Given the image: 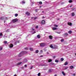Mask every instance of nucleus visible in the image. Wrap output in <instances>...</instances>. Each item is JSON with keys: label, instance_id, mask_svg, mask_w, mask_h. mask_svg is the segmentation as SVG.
Masks as SVG:
<instances>
[{"label": "nucleus", "instance_id": "obj_39", "mask_svg": "<svg viewBox=\"0 0 76 76\" xmlns=\"http://www.w3.org/2000/svg\"><path fill=\"white\" fill-rule=\"evenodd\" d=\"M54 26L55 27H57V26H58L56 25H54Z\"/></svg>", "mask_w": 76, "mask_h": 76}, {"label": "nucleus", "instance_id": "obj_48", "mask_svg": "<svg viewBox=\"0 0 76 76\" xmlns=\"http://www.w3.org/2000/svg\"><path fill=\"white\" fill-rule=\"evenodd\" d=\"M18 60H21V58H19L18 59Z\"/></svg>", "mask_w": 76, "mask_h": 76}, {"label": "nucleus", "instance_id": "obj_14", "mask_svg": "<svg viewBox=\"0 0 76 76\" xmlns=\"http://www.w3.org/2000/svg\"><path fill=\"white\" fill-rule=\"evenodd\" d=\"M67 64H68V62L67 61L65 62L64 64V65H66Z\"/></svg>", "mask_w": 76, "mask_h": 76}, {"label": "nucleus", "instance_id": "obj_10", "mask_svg": "<svg viewBox=\"0 0 76 76\" xmlns=\"http://www.w3.org/2000/svg\"><path fill=\"white\" fill-rule=\"evenodd\" d=\"M13 47V45L11 44L10 45V48H12Z\"/></svg>", "mask_w": 76, "mask_h": 76}, {"label": "nucleus", "instance_id": "obj_35", "mask_svg": "<svg viewBox=\"0 0 76 76\" xmlns=\"http://www.w3.org/2000/svg\"><path fill=\"white\" fill-rule=\"evenodd\" d=\"M38 27H39L38 26H36V29H37V28H38Z\"/></svg>", "mask_w": 76, "mask_h": 76}, {"label": "nucleus", "instance_id": "obj_31", "mask_svg": "<svg viewBox=\"0 0 76 76\" xmlns=\"http://www.w3.org/2000/svg\"><path fill=\"white\" fill-rule=\"evenodd\" d=\"M39 3L40 4H42V2H41V1L39 2Z\"/></svg>", "mask_w": 76, "mask_h": 76}, {"label": "nucleus", "instance_id": "obj_13", "mask_svg": "<svg viewBox=\"0 0 76 76\" xmlns=\"http://www.w3.org/2000/svg\"><path fill=\"white\" fill-rule=\"evenodd\" d=\"M25 1H23L21 2V4H25Z\"/></svg>", "mask_w": 76, "mask_h": 76}, {"label": "nucleus", "instance_id": "obj_52", "mask_svg": "<svg viewBox=\"0 0 76 76\" xmlns=\"http://www.w3.org/2000/svg\"><path fill=\"white\" fill-rule=\"evenodd\" d=\"M6 20H4V23H6Z\"/></svg>", "mask_w": 76, "mask_h": 76}, {"label": "nucleus", "instance_id": "obj_47", "mask_svg": "<svg viewBox=\"0 0 76 76\" xmlns=\"http://www.w3.org/2000/svg\"><path fill=\"white\" fill-rule=\"evenodd\" d=\"M2 49H3V48H0V51H1V50Z\"/></svg>", "mask_w": 76, "mask_h": 76}, {"label": "nucleus", "instance_id": "obj_40", "mask_svg": "<svg viewBox=\"0 0 76 76\" xmlns=\"http://www.w3.org/2000/svg\"><path fill=\"white\" fill-rule=\"evenodd\" d=\"M36 12H38V10H39L37 9L36 10Z\"/></svg>", "mask_w": 76, "mask_h": 76}, {"label": "nucleus", "instance_id": "obj_55", "mask_svg": "<svg viewBox=\"0 0 76 76\" xmlns=\"http://www.w3.org/2000/svg\"><path fill=\"white\" fill-rule=\"evenodd\" d=\"M32 30L33 31H34V30H35V29H34V28H32Z\"/></svg>", "mask_w": 76, "mask_h": 76}, {"label": "nucleus", "instance_id": "obj_50", "mask_svg": "<svg viewBox=\"0 0 76 76\" xmlns=\"http://www.w3.org/2000/svg\"><path fill=\"white\" fill-rule=\"evenodd\" d=\"M24 69V67L23 66L21 67L22 69Z\"/></svg>", "mask_w": 76, "mask_h": 76}, {"label": "nucleus", "instance_id": "obj_29", "mask_svg": "<svg viewBox=\"0 0 76 76\" xmlns=\"http://www.w3.org/2000/svg\"><path fill=\"white\" fill-rule=\"evenodd\" d=\"M39 52V51H38V50H36V53H38Z\"/></svg>", "mask_w": 76, "mask_h": 76}, {"label": "nucleus", "instance_id": "obj_30", "mask_svg": "<svg viewBox=\"0 0 76 76\" xmlns=\"http://www.w3.org/2000/svg\"><path fill=\"white\" fill-rule=\"evenodd\" d=\"M69 2L70 3H71L72 2V0H69Z\"/></svg>", "mask_w": 76, "mask_h": 76}, {"label": "nucleus", "instance_id": "obj_49", "mask_svg": "<svg viewBox=\"0 0 76 76\" xmlns=\"http://www.w3.org/2000/svg\"><path fill=\"white\" fill-rule=\"evenodd\" d=\"M36 33V32L34 31V32H33V34H35Z\"/></svg>", "mask_w": 76, "mask_h": 76}, {"label": "nucleus", "instance_id": "obj_22", "mask_svg": "<svg viewBox=\"0 0 76 76\" xmlns=\"http://www.w3.org/2000/svg\"><path fill=\"white\" fill-rule=\"evenodd\" d=\"M52 29L53 30H56V29H57V28L56 27H53Z\"/></svg>", "mask_w": 76, "mask_h": 76}, {"label": "nucleus", "instance_id": "obj_1", "mask_svg": "<svg viewBox=\"0 0 76 76\" xmlns=\"http://www.w3.org/2000/svg\"><path fill=\"white\" fill-rule=\"evenodd\" d=\"M50 47L51 48H53V49H57V48H58L57 46L56 45L53 46V45H50Z\"/></svg>", "mask_w": 76, "mask_h": 76}, {"label": "nucleus", "instance_id": "obj_7", "mask_svg": "<svg viewBox=\"0 0 76 76\" xmlns=\"http://www.w3.org/2000/svg\"><path fill=\"white\" fill-rule=\"evenodd\" d=\"M20 41L19 40H18L16 42H15V45H16L17 43H19Z\"/></svg>", "mask_w": 76, "mask_h": 76}, {"label": "nucleus", "instance_id": "obj_17", "mask_svg": "<svg viewBox=\"0 0 76 76\" xmlns=\"http://www.w3.org/2000/svg\"><path fill=\"white\" fill-rule=\"evenodd\" d=\"M56 33H57V34H61V32H58V31H55Z\"/></svg>", "mask_w": 76, "mask_h": 76}, {"label": "nucleus", "instance_id": "obj_8", "mask_svg": "<svg viewBox=\"0 0 76 76\" xmlns=\"http://www.w3.org/2000/svg\"><path fill=\"white\" fill-rule=\"evenodd\" d=\"M68 25H70V26H72V23H71L68 22Z\"/></svg>", "mask_w": 76, "mask_h": 76}, {"label": "nucleus", "instance_id": "obj_62", "mask_svg": "<svg viewBox=\"0 0 76 76\" xmlns=\"http://www.w3.org/2000/svg\"><path fill=\"white\" fill-rule=\"evenodd\" d=\"M42 13H44V11H42Z\"/></svg>", "mask_w": 76, "mask_h": 76}, {"label": "nucleus", "instance_id": "obj_33", "mask_svg": "<svg viewBox=\"0 0 76 76\" xmlns=\"http://www.w3.org/2000/svg\"><path fill=\"white\" fill-rule=\"evenodd\" d=\"M61 61H63L64 60V59H63V58H61Z\"/></svg>", "mask_w": 76, "mask_h": 76}, {"label": "nucleus", "instance_id": "obj_41", "mask_svg": "<svg viewBox=\"0 0 76 76\" xmlns=\"http://www.w3.org/2000/svg\"><path fill=\"white\" fill-rule=\"evenodd\" d=\"M64 41V39H61V42H63V41Z\"/></svg>", "mask_w": 76, "mask_h": 76}, {"label": "nucleus", "instance_id": "obj_38", "mask_svg": "<svg viewBox=\"0 0 76 76\" xmlns=\"http://www.w3.org/2000/svg\"><path fill=\"white\" fill-rule=\"evenodd\" d=\"M33 66H31V67H30V69H32V68H33Z\"/></svg>", "mask_w": 76, "mask_h": 76}, {"label": "nucleus", "instance_id": "obj_21", "mask_svg": "<svg viewBox=\"0 0 76 76\" xmlns=\"http://www.w3.org/2000/svg\"><path fill=\"white\" fill-rule=\"evenodd\" d=\"M37 37L38 38H40L41 37V36H40V35H37Z\"/></svg>", "mask_w": 76, "mask_h": 76}, {"label": "nucleus", "instance_id": "obj_32", "mask_svg": "<svg viewBox=\"0 0 76 76\" xmlns=\"http://www.w3.org/2000/svg\"><path fill=\"white\" fill-rule=\"evenodd\" d=\"M18 16V14H16L15 15V17H17Z\"/></svg>", "mask_w": 76, "mask_h": 76}, {"label": "nucleus", "instance_id": "obj_24", "mask_svg": "<svg viewBox=\"0 0 76 76\" xmlns=\"http://www.w3.org/2000/svg\"><path fill=\"white\" fill-rule=\"evenodd\" d=\"M64 35L65 36H67V35H68V34L67 33H65Z\"/></svg>", "mask_w": 76, "mask_h": 76}, {"label": "nucleus", "instance_id": "obj_64", "mask_svg": "<svg viewBox=\"0 0 76 76\" xmlns=\"http://www.w3.org/2000/svg\"><path fill=\"white\" fill-rule=\"evenodd\" d=\"M47 54H49L48 52H47Z\"/></svg>", "mask_w": 76, "mask_h": 76}, {"label": "nucleus", "instance_id": "obj_56", "mask_svg": "<svg viewBox=\"0 0 76 76\" xmlns=\"http://www.w3.org/2000/svg\"><path fill=\"white\" fill-rule=\"evenodd\" d=\"M54 76H57V75H55Z\"/></svg>", "mask_w": 76, "mask_h": 76}, {"label": "nucleus", "instance_id": "obj_42", "mask_svg": "<svg viewBox=\"0 0 76 76\" xmlns=\"http://www.w3.org/2000/svg\"><path fill=\"white\" fill-rule=\"evenodd\" d=\"M56 57V56H53V58H55Z\"/></svg>", "mask_w": 76, "mask_h": 76}, {"label": "nucleus", "instance_id": "obj_45", "mask_svg": "<svg viewBox=\"0 0 76 76\" xmlns=\"http://www.w3.org/2000/svg\"><path fill=\"white\" fill-rule=\"evenodd\" d=\"M3 37L4 38H6L5 37H7V36H5V35H4V36Z\"/></svg>", "mask_w": 76, "mask_h": 76}, {"label": "nucleus", "instance_id": "obj_16", "mask_svg": "<svg viewBox=\"0 0 76 76\" xmlns=\"http://www.w3.org/2000/svg\"><path fill=\"white\" fill-rule=\"evenodd\" d=\"M52 72V69H49L48 70V72L49 73H51Z\"/></svg>", "mask_w": 76, "mask_h": 76}, {"label": "nucleus", "instance_id": "obj_54", "mask_svg": "<svg viewBox=\"0 0 76 76\" xmlns=\"http://www.w3.org/2000/svg\"><path fill=\"white\" fill-rule=\"evenodd\" d=\"M73 76H75V75H76L75 74H73Z\"/></svg>", "mask_w": 76, "mask_h": 76}, {"label": "nucleus", "instance_id": "obj_44", "mask_svg": "<svg viewBox=\"0 0 76 76\" xmlns=\"http://www.w3.org/2000/svg\"><path fill=\"white\" fill-rule=\"evenodd\" d=\"M5 19V20H7V19H8V18H7V17H5L4 18Z\"/></svg>", "mask_w": 76, "mask_h": 76}, {"label": "nucleus", "instance_id": "obj_11", "mask_svg": "<svg viewBox=\"0 0 76 76\" xmlns=\"http://www.w3.org/2000/svg\"><path fill=\"white\" fill-rule=\"evenodd\" d=\"M49 38H50V39H53V37L51 36H49Z\"/></svg>", "mask_w": 76, "mask_h": 76}, {"label": "nucleus", "instance_id": "obj_2", "mask_svg": "<svg viewBox=\"0 0 76 76\" xmlns=\"http://www.w3.org/2000/svg\"><path fill=\"white\" fill-rule=\"evenodd\" d=\"M40 45L41 47H44V46H45V43H40Z\"/></svg>", "mask_w": 76, "mask_h": 76}, {"label": "nucleus", "instance_id": "obj_20", "mask_svg": "<svg viewBox=\"0 0 76 76\" xmlns=\"http://www.w3.org/2000/svg\"><path fill=\"white\" fill-rule=\"evenodd\" d=\"M74 67L73 66H70V68L71 69H72Z\"/></svg>", "mask_w": 76, "mask_h": 76}, {"label": "nucleus", "instance_id": "obj_6", "mask_svg": "<svg viewBox=\"0 0 76 76\" xmlns=\"http://www.w3.org/2000/svg\"><path fill=\"white\" fill-rule=\"evenodd\" d=\"M45 21L44 20H42L41 22V24H42V25L43 24H45Z\"/></svg>", "mask_w": 76, "mask_h": 76}, {"label": "nucleus", "instance_id": "obj_26", "mask_svg": "<svg viewBox=\"0 0 76 76\" xmlns=\"http://www.w3.org/2000/svg\"><path fill=\"white\" fill-rule=\"evenodd\" d=\"M55 62H56V63H58V60H55Z\"/></svg>", "mask_w": 76, "mask_h": 76}, {"label": "nucleus", "instance_id": "obj_28", "mask_svg": "<svg viewBox=\"0 0 76 76\" xmlns=\"http://www.w3.org/2000/svg\"><path fill=\"white\" fill-rule=\"evenodd\" d=\"M30 51H33V48H31L30 49Z\"/></svg>", "mask_w": 76, "mask_h": 76}, {"label": "nucleus", "instance_id": "obj_3", "mask_svg": "<svg viewBox=\"0 0 76 76\" xmlns=\"http://www.w3.org/2000/svg\"><path fill=\"white\" fill-rule=\"evenodd\" d=\"M27 62V59H25L23 61V63L22 64H24L26 62Z\"/></svg>", "mask_w": 76, "mask_h": 76}, {"label": "nucleus", "instance_id": "obj_61", "mask_svg": "<svg viewBox=\"0 0 76 76\" xmlns=\"http://www.w3.org/2000/svg\"><path fill=\"white\" fill-rule=\"evenodd\" d=\"M42 66H45V65H43Z\"/></svg>", "mask_w": 76, "mask_h": 76}, {"label": "nucleus", "instance_id": "obj_19", "mask_svg": "<svg viewBox=\"0 0 76 76\" xmlns=\"http://www.w3.org/2000/svg\"><path fill=\"white\" fill-rule=\"evenodd\" d=\"M62 74H63V75H64V76H65V75H66V74H65V73L64 72L62 71Z\"/></svg>", "mask_w": 76, "mask_h": 76}, {"label": "nucleus", "instance_id": "obj_12", "mask_svg": "<svg viewBox=\"0 0 76 76\" xmlns=\"http://www.w3.org/2000/svg\"><path fill=\"white\" fill-rule=\"evenodd\" d=\"M22 63H23V62H20L18 63V65H20V64H22Z\"/></svg>", "mask_w": 76, "mask_h": 76}, {"label": "nucleus", "instance_id": "obj_59", "mask_svg": "<svg viewBox=\"0 0 76 76\" xmlns=\"http://www.w3.org/2000/svg\"><path fill=\"white\" fill-rule=\"evenodd\" d=\"M42 18L43 19H44V17H42Z\"/></svg>", "mask_w": 76, "mask_h": 76}, {"label": "nucleus", "instance_id": "obj_4", "mask_svg": "<svg viewBox=\"0 0 76 76\" xmlns=\"http://www.w3.org/2000/svg\"><path fill=\"white\" fill-rule=\"evenodd\" d=\"M23 52H21V53H20V54L18 55V57H21L22 56V55H23Z\"/></svg>", "mask_w": 76, "mask_h": 76}, {"label": "nucleus", "instance_id": "obj_53", "mask_svg": "<svg viewBox=\"0 0 76 76\" xmlns=\"http://www.w3.org/2000/svg\"><path fill=\"white\" fill-rule=\"evenodd\" d=\"M24 53H26V51L24 52Z\"/></svg>", "mask_w": 76, "mask_h": 76}, {"label": "nucleus", "instance_id": "obj_34", "mask_svg": "<svg viewBox=\"0 0 76 76\" xmlns=\"http://www.w3.org/2000/svg\"><path fill=\"white\" fill-rule=\"evenodd\" d=\"M68 33L69 34H71L72 33V31H69L68 32Z\"/></svg>", "mask_w": 76, "mask_h": 76}, {"label": "nucleus", "instance_id": "obj_36", "mask_svg": "<svg viewBox=\"0 0 76 76\" xmlns=\"http://www.w3.org/2000/svg\"><path fill=\"white\" fill-rule=\"evenodd\" d=\"M3 34H2V33H0V37H1V36H2Z\"/></svg>", "mask_w": 76, "mask_h": 76}, {"label": "nucleus", "instance_id": "obj_27", "mask_svg": "<svg viewBox=\"0 0 76 76\" xmlns=\"http://www.w3.org/2000/svg\"><path fill=\"white\" fill-rule=\"evenodd\" d=\"M68 68V67H65L64 68V70H66Z\"/></svg>", "mask_w": 76, "mask_h": 76}, {"label": "nucleus", "instance_id": "obj_9", "mask_svg": "<svg viewBox=\"0 0 76 76\" xmlns=\"http://www.w3.org/2000/svg\"><path fill=\"white\" fill-rule=\"evenodd\" d=\"M26 14L27 15H28V16H29L30 15V13L28 12H26Z\"/></svg>", "mask_w": 76, "mask_h": 76}, {"label": "nucleus", "instance_id": "obj_5", "mask_svg": "<svg viewBox=\"0 0 76 76\" xmlns=\"http://www.w3.org/2000/svg\"><path fill=\"white\" fill-rule=\"evenodd\" d=\"M17 21H18V19H15L12 20V22H16Z\"/></svg>", "mask_w": 76, "mask_h": 76}, {"label": "nucleus", "instance_id": "obj_58", "mask_svg": "<svg viewBox=\"0 0 76 76\" xmlns=\"http://www.w3.org/2000/svg\"><path fill=\"white\" fill-rule=\"evenodd\" d=\"M40 57H42V56H40Z\"/></svg>", "mask_w": 76, "mask_h": 76}, {"label": "nucleus", "instance_id": "obj_25", "mask_svg": "<svg viewBox=\"0 0 76 76\" xmlns=\"http://www.w3.org/2000/svg\"><path fill=\"white\" fill-rule=\"evenodd\" d=\"M48 61L49 62H51V61H52V60L51 59H49L48 60Z\"/></svg>", "mask_w": 76, "mask_h": 76}, {"label": "nucleus", "instance_id": "obj_15", "mask_svg": "<svg viewBox=\"0 0 76 76\" xmlns=\"http://www.w3.org/2000/svg\"><path fill=\"white\" fill-rule=\"evenodd\" d=\"M37 18V17H32V19H34V20H35V19H36Z\"/></svg>", "mask_w": 76, "mask_h": 76}, {"label": "nucleus", "instance_id": "obj_51", "mask_svg": "<svg viewBox=\"0 0 76 76\" xmlns=\"http://www.w3.org/2000/svg\"><path fill=\"white\" fill-rule=\"evenodd\" d=\"M28 48H25V50H28Z\"/></svg>", "mask_w": 76, "mask_h": 76}, {"label": "nucleus", "instance_id": "obj_57", "mask_svg": "<svg viewBox=\"0 0 76 76\" xmlns=\"http://www.w3.org/2000/svg\"><path fill=\"white\" fill-rule=\"evenodd\" d=\"M72 7V5H70V7Z\"/></svg>", "mask_w": 76, "mask_h": 76}, {"label": "nucleus", "instance_id": "obj_43", "mask_svg": "<svg viewBox=\"0 0 76 76\" xmlns=\"http://www.w3.org/2000/svg\"><path fill=\"white\" fill-rule=\"evenodd\" d=\"M37 75L38 76H40V73H39Z\"/></svg>", "mask_w": 76, "mask_h": 76}, {"label": "nucleus", "instance_id": "obj_60", "mask_svg": "<svg viewBox=\"0 0 76 76\" xmlns=\"http://www.w3.org/2000/svg\"><path fill=\"white\" fill-rule=\"evenodd\" d=\"M14 76H16V75H14Z\"/></svg>", "mask_w": 76, "mask_h": 76}, {"label": "nucleus", "instance_id": "obj_63", "mask_svg": "<svg viewBox=\"0 0 76 76\" xmlns=\"http://www.w3.org/2000/svg\"><path fill=\"white\" fill-rule=\"evenodd\" d=\"M40 7V8H41V6H40V7Z\"/></svg>", "mask_w": 76, "mask_h": 76}, {"label": "nucleus", "instance_id": "obj_37", "mask_svg": "<svg viewBox=\"0 0 76 76\" xmlns=\"http://www.w3.org/2000/svg\"><path fill=\"white\" fill-rule=\"evenodd\" d=\"M7 41H5L4 42V44H7Z\"/></svg>", "mask_w": 76, "mask_h": 76}, {"label": "nucleus", "instance_id": "obj_23", "mask_svg": "<svg viewBox=\"0 0 76 76\" xmlns=\"http://www.w3.org/2000/svg\"><path fill=\"white\" fill-rule=\"evenodd\" d=\"M3 19H4V17H2L0 18V20H3Z\"/></svg>", "mask_w": 76, "mask_h": 76}, {"label": "nucleus", "instance_id": "obj_46", "mask_svg": "<svg viewBox=\"0 0 76 76\" xmlns=\"http://www.w3.org/2000/svg\"><path fill=\"white\" fill-rule=\"evenodd\" d=\"M24 66L25 67H27V65L26 64L24 65Z\"/></svg>", "mask_w": 76, "mask_h": 76}, {"label": "nucleus", "instance_id": "obj_18", "mask_svg": "<svg viewBox=\"0 0 76 76\" xmlns=\"http://www.w3.org/2000/svg\"><path fill=\"white\" fill-rule=\"evenodd\" d=\"M71 16H75V13L73 12H72V14H71Z\"/></svg>", "mask_w": 76, "mask_h": 76}]
</instances>
